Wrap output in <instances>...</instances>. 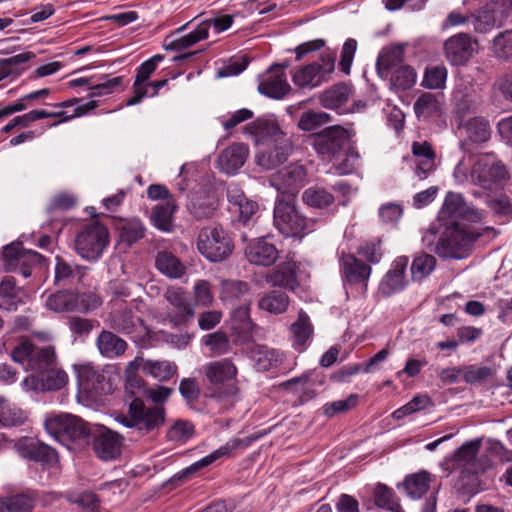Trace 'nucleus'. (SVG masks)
<instances>
[{
    "mask_svg": "<svg viewBox=\"0 0 512 512\" xmlns=\"http://www.w3.org/2000/svg\"><path fill=\"white\" fill-rule=\"evenodd\" d=\"M127 407L126 413L116 417L117 422L142 436L158 431L165 423L166 411L161 405L146 406L142 399H135Z\"/></svg>",
    "mask_w": 512,
    "mask_h": 512,
    "instance_id": "f03ea898",
    "label": "nucleus"
},
{
    "mask_svg": "<svg viewBox=\"0 0 512 512\" xmlns=\"http://www.w3.org/2000/svg\"><path fill=\"white\" fill-rule=\"evenodd\" d=\"M331 121V116L322 111H314L309 110L307 112H304L299 121H298V127L302 131H313L317 129L318 127L329 123Z\"/></svg>",
    "mask_w": 512,
    "mask_h": 512,
    "instance_id": "052dcab7",
    "label": "nucleus"
},
{
    "mask_svg": "<svg viewBox=\"0 0 512 512\" xmlns=\"http://www.w3.org/2000/svg\"><path fill=\"white\" fill-rule=\"evenodd\" d=\"M209 383V396L233 405L240 397L237 385L238 369L229 358L209 362L204 368Z\"/></svg>",
    "mask_w": 512,
    "mask_h": 512,
    "instance_id": "f257e3e1",
    "label": "nucleus"
},
{
    "mask_svg": "<svg viewBox=\"0 0 512 512\" xmlns=\"http://www.w3.org/2000/svg\"><path fill=\"white\" fill-rule=\"evenodd\" d=\"M470 18V22L476 33H487L496 26L495 13L488 7L476 10L471 14Z\"/></svg>",
    "mask_w": 512,
    "mask_h": 512,
    "instance_id": "5fc2aeb1",
    "label": "nucleus"
},
{
    "mask_svg": "<svg viewBox=\"0 0 512 512\" xmlns=\"http://www.w3.org/2000/svg\"><path fill=\"white\" fill-rule=\"evenodd\" d=\"M294 150L291 137H281L271 145L260 149L255 156L256 163L265 170H272L287 161Z\"/></svg>",
    "mask_w": 512,
    "mask_h": 512,
    "instance_id": "4468645a",
    "label": "nucleus"
},
{
    "mask_svg": "<svg viewBox=\"0 0 512 512\" xmlns=\"http://www.w3.org/2000/svg\"><path fill=\"white\" fill-rule=\"evenodd\" d=\"M139 322L140 319L134 315L130 308L110 313L105 320L110 329L124 334L133 333Z\"/></svg>",
    "mask_w": 512,
    "mask_h": 512,
    "instance_id": "e433bc0d",
    "label": "nucleus"
},
{
    "mask_svg": "<svg viewBox=\"0 0 512 512\" xmlns=\"http://www.w3.org/2000/svg\"><path fill=\"white\" fill-rule=\"evenodd\" d=\"M139 369L138 360L131 361L126 367V384H125V402L128 404L129 401L135 399L145 398L147 394V386L144 380L136 374Z\"/></svg>",
    "mask_w": 512,
    "mask_h": 512,
    "instance_id": "c9c22d12",
    "label": "nucleus"
},
{
    "mask_svg": "<svg viewBox=\"0 0 512 512\" xmlns=\"http://www.w3.org/2000/svg\"><path fill=\"white\" fill-rule=\"evenodd\" d=\"M197 249L209 261L219 262L232 253L233 244L223 228L209 226L199 232Z\"/></svg>",
    "mask_w": 512,
    "mask_h": 512,
    "instance_id": "423d86ee",
    "label": "nucleus"
},
{
    "mask_svg": "<svg viewBox=\"0 0 512 512\" xmlns=\"http://www.w3.org/2000/svg\"><path fill=\"white\" fill-rule=\"evenodd\" d=\"M493 55L502 60H512V30L498 33L492 41Z\"/></svg>",
    "mask_w": 512,
    "mask_h": 512,
    "instance_id": "4d7b16f0",
    "label": "nucleus"
},
{
    "mask_svg": "<svg viewBox=\"0 0 512 512\" xmlns=\"http://www.w3.org/2000/svg\"><path fill=\"white\" fill-rule=\"evenodd\" d=\"M155 265L162 274L172 279L181 278L186 272V267L180 259L167 251L157 254Z\"/></svg>",
    "mask_w": 512,
    "mask_h": 512,
    "instance_id": "a19ab883",
    "label": "nucleus"
},
{
    "mask_svg": "<svg viewBox=\"0 0 512 512\" xmlns=\"http://www.w3.org/2000/svg\"><path fill=\"white\" fill-rule=\"evenodd\" d=\"M249 357L254 361L258 370L267 371L276 366L281 360V354L265 345H254L249 350Z\"/></svg>",
    "mask_w": 512,
    "mask_h": 512,
    "instance_id": "79ce46f5",
    "label": "nucleus"
},
{
    "mask_svg": "<svg viewBox=\"0 0 512 512\" xmlns=\"http://www.w3.org/2000/svg\"><path fill=\"white\" fill-rule=\"evenodd\" d=\"M229 210L237 215L238 221L246 224L258 211L257 202L248 199L242 189L236 184H230L226 190Z\"/></svg>",
    "mask_w": 512,
    "mask_h": 512,
    "instance_id": "aec40b11",
    "label": "nucleus"
},
{
    "mask_svg": "<svg viewBox=\"0 0 512 512\" xmlns=\"http://www.w3.org/2000/svg\"><path fill=\"white\" fill-rule=\"evenodd\" d=\"M232 329L240 342H248L252 339L255 324L250 318V303H245L231 313Z\"/></svg>",
    "mask_w": 512,
    "mask_h": 512,
    "instance_id": "7c9ffc66",
    "label": "nucleus"
},
{
    "mask_svg": "<svg viewBox=\"0 0 512 512\" xmlns=\"http://www.w3.org/2000/svg\"><path fill=\"white\" fill-rule=\"evenodd\" d=\"M99 353L109 359L122 356L128 348L127 342L109 330H102L96 339Z\"/></svg>",
    "mask_w": 512,
    "mask_h": 512,
    "instance_id": "473e14b6",
    "label": "nucleus"
},
{
    "mask_svg": "<svg viewBox=\"0 0 512 512\" xmlns=\"http://www.w3.org/2000/svg\"><path fill=\"white\" fill-rule=\"evenodd\" d=\"M274 225L286 236H303L313 231L315 220L301 215L290 202L280 199L274 208Z\"/></svg>",
    "mask_w": 512,
    "mask_h": 512,
    "instance_id": "39448f33",
    "label": "nucleus"
},
{
    "mask_svg": "<svg viewBox=\"0 0 512 512\" xmlns=\"http://www.w3.org/2000/svg\"><path fill=\"white\" fill-rule=\"evenodd\" d=\"M121 446L119 435L111 430L101 431L93 441L96 455L104 461L116 459L121 454Z\"/></svg>",
    "mask_w": 512,
    "mask_h": 512,
    "instance_id": "bb28decb",
    "label": "nucleus"
},
{
    "mask_svg": "<svg viewBox=\"0 0 512 512\" xmlns=\"http://www.w3.org/2000/svg\"><path fill=\"white\" fill-rule=\"evenodd\" d=\"M135 360H138L139 368L144 374L160 381L169 380L177 371V366L170 361L145 360L140 357H136Z\"/></svg>",
    "mask_w": 512,
    "mask_h": 512,
    "instance_id": "4c0bfd02",
    "label": "nucleus"
},
{
    "mask_svg": "<svg viewBox=\"0 0 512 512\" xmlns=\"http://www.w3.org/2000/svg\"><path fill=\"white\" fill-rule=\"evenodd\" d=\"M471 181L485 189L492 187L508 177L503 164L498 162L493 155L487 154L479 157L470 171Z\"/></svg>",
    "mask_w": 512,
    "mask_h": 512,
    "instance_id": "9b49d317",
    "label": "nucleus"
},
{
    "mask_svg": "<svg viewBox=\"0 0 512 512\" xmlns=\"http://www.w3.org/2000/svg\"><path fill=\"white\" fill-rule=\"evenodd\" d=\"M177 209L174 199H168L165 203L156 205L151 213V221L159 230L170 231L172 229L173 214Z\"/></svg>",
    "mask_w": 512,
    "mask_h": 512,
    "instance_id": "c03bdc74",
    "label": "nucleus"
},
{
    "mask_svg": "<svg viewBox=\"0 0 512 512\" xmlns=\"http://www.w3.org/2000/svg\"><path fill=\"white\" fill-rule=\"evenodd\" d=\"M404 46L393 45L383 48L377 58V71L383 78L390 76L404 61Z\"/></svg>",
    "mask_w": 512,
    "mask_h": 512,
    "instance_id": "72a5a7b5",
    "label": "nucleus"
},
{
    "mask_svg": "<svg viewBox=\"0 0 512 512\" xmlns=\"http://www.w3.org/2000/svg\"><path fill=\"white\" fill-rule=\"evenodd\" d=\"M439 218L445 221H457L462 219L477 222L481 220V213L469 206L461 194L449 192L439 212Z\"/></svg>",
    "mask_w": 512,
    "mask_h": 512,
    "instance_id": "2eb2a0df",
    "label": "nucleus"
},
{
    "mask_svg": "<svg viewBox=\"0 0 512 512\" xmlns=\"http://www.w3.org/2000/svg\"><path fill=\"white\" fill-rule=\"evenodd\" d=\"M291 90L285 72L279 67H270L258 85V91L273 99H282Z\"/></svg>",
    "mask_w": 512,
    "mask_h": 512,
    "instance_id": "412c9836",
    "label": "nucleus"
},
{
    "mask_svg": "<svg viewBox=\"0 0 512 512\" xmlns=\"http://www.w3.org/2000/svg\"><path fill=\"white\" fill-rule=\"evenodd\" d=\"M452 98L456 113L460 117H465L476 112L480 103L479 96L471 79L464 77L457 80Z\"/></svg>",
    "mask_w": 512,
    "mask_h": 512,
    "instance_id": "6ab92c4d",
    "label": "nucleus"
},
{
    "mask_svg": "<svg viewBox=\"0 0 512 512\" xmlns=\"http://www.w3.org/2000/svg\"><path fill=\"white\" fill-rule=\"evenodd\" d=\"M248 156V147L242 143L232 144L218 156L217 166L226 173L233 174L242 167Z\"/></svg>",
    "mask_w": 512,
    "mask_h": 512,
    "instance_id": "cd10ccee",
    "label": "nucleus"
},
{
    "mask_svg": "<svg viewBox=\"0 0 512 512\" xmlns=\"http://www.w3.org/2000/svg\"><path fill=\"white\" fill-rule=\"evenodd\" d=\"M354 132L340 125H333L313 135L312 145L319 155L335 156L349 142Z\"/></svg>",
    "mask_w": 512,
    "mask_h": 512,
    "instance_id": "f8f14e48",
    "label": "nucleus"
},
{
    "mask_svg": "<svg viewBox=\"0 0 512 512\" xmlns=\"http://www.w3.org/2000/svg\"><path fill=\"white\" fill-rule=\"evenodd\" d=\"M478 51V41L467 33H457L444 42V55L454 66L467 64Z\"/></svg>",
    "mask_w": 512,
    "mask_h": 512,
    "instance_id": "ddd939ff",
    "label": "nucleus"
},
{
    "mask_svg": "<svg viewBox=\"0 0 512 512\" xmlns=\"http://www.w3.org/2000/svg\"><path fill=\"white\" fill-rule=\"evenodd\" d=\"M218 205V199L214 192L198 191L190 196L187 207L194 218L201 220L212 217Z\"/></svg>",
    "mask_w": 512,
    "mask_h": 512,
    "instance_id": "a878e982",
    "label": "nucleus"
},
{
    "mask_svg": "<svg viewBox=\"0 0 512 512\" xmlns=\"http://www.w3.org/2000/svg\"><path fill=\"white\" fill-rule=\"evenodd\" d=\"M297 269L298 266L294 261L282 262L275 269L268 272L265 279L272 286L295 290L298 286Z\"/></svg>",
    "mask_w": 512,
    "mask_h": 512,
    "instance_id": "c85d7f7f",
    "label": "nucleus"
},
{
    "mask_svg": "<svg viewBox=\"0 0 512 512\" xmlns=\"http://www.w3.org/2000/svg\"><path fill=\"white\" fill-rule=\"evenodd\" d=\"M75 292L65 290L50 294L45 301L46 307L55 313L76 312Z\"/></svg>",
    "mask_w": 512,
    "mask_h": 512,
    "instance_id": "37998d69",
    "label": "nucleus"
},
{
    "mask_svg": "<svg viewBox=\"0 0 512 512\" xmlns=\"http://www.w3.org/2000/svg\"><path fill=\"white\" fill-rule=\"evenodd\" d=\"M377 507L390 510L391 512H403L394 491L386 485L378 484L373 494Z\"/></svg>",
    "mask_w": 512,
    "mask_h": 512,
    "instance_id": "603ef678",
    "label": "nucleus"
},
{
    "mask_svg": "<svg viewBox=\"0 0 512 512\" xmlns=\"http://www.w3.org/2000/svg\"><path fill=\"white\" fill-rule=\"evenodd\" d=\"M3 257L11 264L38 263L41 255L34 251H26L19 243H12L4 248Z\"/></svg>",
    "mask_w": 512,
    "mask_h": 512,
    "instance_id": "09e8293b",
    "label": "nucleus"
},
{
    "mask_svg": "<svg viewBox=\"0 0 512 512\" xmlns=\"http://www.w3.org/2000/svg\"><path fill=\"white\" fill-rule=\"evenodd\" d=\"M74 368L77 374L78 385L83 392L90 395H97L103 392V374L89 364L78 365Z\"/></svg>",
    "mask_w": 512,
    "mask_h": 512,
    "instance_id": "2f4dec72",
    "label": "nucleus"
},
{
    "mask_svg": "<svg viewBox=\"0 0 512 512\" xmlns=\"http://www.w3.org/2000/svg\"><path fill=\"white\" fill-rule=\"evenodd\" d=\"M291 331L297 349L303 350L313 334L310 318L304 311L299 312L298 319L291 325Z\"/></svg>",
    "mask_w": 512,
    "mask_h": 512,
    "instance_id": "a18cd8bd",
    "label": "nucleus"
},
{
    "mask_svg": "<svg viewBox=\"0 0 512 512\" xmlns=\"http://www.w3.org/2000/svg\"><path fill=\"white\" fill-rule=\"evenodd\" d=\"M447 75L448 70L444 65L427 67L421 85L428 89H443Z\"/></svg>",
    "mask_w": 512,
    "mask_h": 512,
    "instance_id": "13d9d810",
    "label": "nucleus"
},
{
    "mask_svg": "<svg viewBox=\"0 0 512 512\" xmlns=\"http://www.w3.org/2000/svg\"><path fill=\"white\" fill-rule=\"evenodd\" d=\"M75 298L76 312L87 313L102 305L101 297L93 292L75 293Z\"/></svg>",
    "mask_w": 512,
    "mask_h": 512,
    "instance_id": "69168bd1",
    "label": "nucleus"
},
{
    "mask_svg": "<svg viewBox=\"0 0 512 512\" xmlns=\"http://www.w3.org/2000/svg\"><path fill=\"white\" fill-rule=\"evenodd\" d=\"M306 175L304 166L294 163L274 173L270 183L282 194L295 195L304 185Z\"/></svg>",
    "mask_w": 512,
    "mask_h": 512,
    "instance_id": "dca6fc26",
    "label": "nucleus"
},
{
    "mask_svg": "<svg viewBox=\"0 0 512 512\" xmlns=\"http://www.w3.org/2000/svg\"><path fill=\"white\" fill-rule=\"evenodd\" d=\"M244 132L250 135L256 143L273 139L276 141L281 137H288L274 118H257L244 127Z\"/></svg>",
    "mask_w": 512,
    "mask_h": 512,
    "instance_id": "393cba45",
    "label": "nucleus"
},
{
    "mask_svg": "<svg viewBox=\"0 0 512 512\" xmlns=\"http://www.w3.org/2000/svg\"><path fill=\"white\" fill-rule=\"evenodd\" d=\"M46 431L63 445L70 441L86 438L90 434L87 423L81 418L62 413L54 415L45 421Z\"/></svg>",
    "mask_w": 512,
    "mask_h": 512,
    "instance_id": "0eeeda50",
    "label": "nucleus"
},
{
    "mask_svg": "<svg viewBox=\"0 0 512 512\" xmlns=\"http://www.w3.org/2000/svg\"><path fill=\"white\" fill-rule=\"evenodd\" d=\"M480 440H472L463 444L453 455L454 465L468 474H478L488 467L486 459L479 458Z\"/></svg>",
    "mask_w": 512,
    "mask_h": 512,
    "instance_id": "a211bd4d",
    "label": "nucleus"
},
{
    "mask_svg": "<svg viewBox=\"0 0 512 512\" xmlns=\"http://www.w3.org/2000/svg\"><path fill=\"white\" fill-rule=\"evenodd\" d=\"M289 298L285 292L274 290L264 295L258 303L261 310L269 313L280 314L287 310Z\"/></svg>",
    "mask_w": 512,
    "mask_h": 512,
    "instance_id": "de8ad7c7",
    "label": "nucleus"
},
{
    "mask_svg": "<svg viewBox=\"0 0 512 512\" xmlns=\"http://www.w3.org/2000/svg\"><path fill=\"white\" fill-rule=\"evenodd\" d=\"M462 133V147H472L487 142L491 136L489 122L482 117H474L459 125Z\"/></svg>",
    "mask_w": 512,
    "mask_h": 512,
    "instance_id": "4be33fe9",
    "label": "nucleus"
},
{
    "mask_svg": "<svg viewBox=\"0 0 512 512\" xmlns=\"http://www.w3.org/2000/svg\"><path fill=\"white\" fill-rule=\"evenodd\" d=\"M18 450L24 458L50 464L57 461V453L50 446L34 440H25L18 444Z\"/></svg>",
    "mask_w": 512,
    "mask_h": 512,
    "instance_id": "c756f323",
    "label": "nucleus"
},
{
    "mask_svg": "<svg viewBox=\"0 0 512 512\" xmlns=\"http://www.w3.org/2000/svg\"><path fill=\"white\" fill-rule=\"evenodd\" d=\"M245 256L251 264L271 266L278 259V250L272 243L260 237L254 239L246 246Z\"/></svg>",
    "mask_w": 512,
    "mask_h": 512,
    "instance_id": "b1692460",
    "label": "nucleus"
},
{
    "mask_svg": "<svg viewBox=\"0 0 512 512\" xmlns=\"http://www.w3.org/2000/svg\"><path fill=\"white\" fill-rule=\"evenodd\" d=\"M11 357L27 370L34 371L38 374L51 367V365L57 364L54 346H36L27 338H22L13 348Z\"/></svg>",
    "mask_w": 512,
    "mask_h": 512,
    "instance_id": "7ed1b4c3",
    "label": "nucleus"
},
{
    "mask_svg": "<svg viewBox=\"0 0 512 512\" xmlns=\"http://www.w3.org/2000/svg\"><path fill=\"white\" fill-rule=\"evenodd\" d=\"M341 266L344 279L349 283L365 282L371 274V267L352 254L341 257Z\"/></svg>",
    "mask_w": 512,
    "mask_h": 512,
    "instance_id": "f704fd0d",
    "label": "nucleus"
},
{
    "mask_svg": "<svg viewBox=\"0 0 512 512\" xmlns=\"http://www.w3.org/2000/svg\"><path fill=\"white\" fill-rule=\"evenodd\" d=\"M352 94V87L341 83L325 90L320 97V102L325 108L339 109L348 102Z\"/></svg>",
    "mask_w": 512,
    "mask_h": 512,
    "instance_id": "ea45409f",
    "label": "nucleus"
},
{
    "mask_svg": "<svg viewBox=\"0 0 512 512\" xmlns=\"http://www.w3.org/2000/svg\"><path fill=\"white\" fill-rule=\"evenodd\" d=\"M248 445V442H246L243 439H233L230 442L226 443L224 446H221L217 450L213 451L209 455L203 457L202 459L198 460L197 462L193 463L192 465L186 467L185 469L179 471L178 473L174 474L170 479L169 483L173 484L176 482H185L187 481L194 473H196L199 469L204 468L216 460H218L221 457L228 456L230 453L238 449L240 447H246Z\"/></svg>",
    "mask_w": 512,
    "mask_h": 512,
    "instance_id": "f3484780",
    "label": "nucleus"
},
{
    "mask_svg": "<svg viewBox=\"0 0 512 512\" xmlns=\"http://www.w3.org/2000/svg\"><path fill=\"white\" fill-rule=\"evenodd\" d=\"M42 376L43 391H56L62 389L68 383L67 373L57 364L39 373Z\"/></svg>",
    "mask_w": 512,
    "mask_h": 512,
    "instance_id": "8fccbe9b",
    "label": "nucleus"
},
{
    "mask_svg": "<svg viewBox=\"0 0 512 512\" xmlns=\"http://www.w3.org/2000/svg\"><path fill=\"white\" fill-rule=\"evenodd\" d=\"M194 426L191 422L186 420H178L168 430V438L171 441H185L192 436Z\"/></svg>",
    "mask_w": 512,
    "mask_h": 512,
    "instance_id": "338daca9",
    "label": "nucleus"
},
{
    "mask_svg": "<svg viewBox=\"0 0 512 512\" xmlns=\"http://www.w3.org/2000/svg\"><path fill=\"white\" fill-rule=\"evenodd\" d=\"M146 227L139 218L127 219L120 227V240L131 246L144 238Z\"/></svg>",
    "mask_w": 512,
    "mask_h": 512,
    "instance_id": "49530a36",
    "label": "nucleus"
},
{
    "mask_svg": "<svg viewBox=\"0 0 512 512\" xmlns=\"http://www.w3.org/2000/svg\"><path fill=\"white\" fill-rule=\"evenodd\" d=\"M205 345L215 356H220L229 352L231 345L228 336L221 331L211 333L205 337Z\"/></svg>",
    "mask_w": 512,
    "mask_h": 512,
    "instance_id": "0e129e2a",
    "label": "nucleus"
},
{
    "mask_svg": "<svg viewBox=\"0 0 512 512\" xmlns=\"http://www.w3.org/2000/svg\"><path fill=\"white\" fill-rule=\"evenodd\" d=\"M335 70V55L323 53L319 62H313L294 69L293 83L300 88H315L330 79Z\"/></svg>",
    "mask_w": 512,
    "mask_h": 512,
    "instance_id": "6e6552de",
    "label": "nucleus"
},
{
    "mask_svg": "<svg viewBox=\"0 0 512 512\" xmlns=\"http://www.w3.org/2000/svg\"><path fill=\"white\" fill-rule=\"evenodd\" d=\"M4 504L9 512H30L33 508V500L26 494L11 496Z\"/></svg>",
    "mask_w": 512,
    "mask_h": 512,
    "instance_id": "774afa93",
    "label": "nucleus"
},
{
    "mask_svg": "<svg viewBox=\"0 0 512 512\" xmlns=\"http://www.w3.org/2000/svg\"><path fill=\"white\" fill-rule=\"evenodd\" d=\"M408 263L409 259L406 256H400L394 260L390 270L380 283L379 291L382 295L388 297L404 289L406 285L405 270Z\"/></svg>",
    "mask_w": 512,
    "mask_h": 512,
    "instance_id": "5701e85b",
    "label": "nucleus"
},
{
    "mask_svg": "<svg viewBox=\"0 0 512 512\" xmlns=\"http://www.w3.org/2000/svg\"><path fill=\"white\" fill-rule=\"evenodd\" d=\"M303 201L315 208H325L334 202V196L321 187H311L304 191Z\"/></svg>",
    "mask_w": 512,
    "mask_h": 512,
    "instance_id": "bf43d9fd",
    "label": "nucleus"
},
{
    "mask_svg": "<svg viewBox=\"0 0 512 512\" xmlns=\"http://www.w3.org/2000/svg\"><path fill=\"white\" fill-rule=\"evenodd\" d=\"M248 293L245 282L235 280H223L220 288V298L225 303H234Z\"/></svg>",
    "mask_w": 512,
    "mask_h": 512,
    "instance_id": "6e6d98bb",
    "label": "nucleus"
},
{
    "mask_svg": "<svg viewBox=\"0 0 512 512\" xmlns=\"http://www.w3.org/2000/svg\"><path fill=\"white\" fill-rule=\"evenodd\" d=\"M436 259L430 254H420L412 262L411 274L414 280H422L434 270Z\"/></svg>",
    "mask_w": 512,
    "mask_h": 512,
    "instance_id": "680f3d73",
    "label": "nucleus"
},
{
    "mask_svg": "<svg viewBox=\"0 0 512 512\" xmlns=\"http://www.w3.org/2000/svg\"><path fill=\"white\" fill-rule=\"evenodd\" d=\"M478 235L469 233L458 225L448 227L438 240L434 251L442 258L463 259L469 254Z\"/></svg>",
    "mask_w": 512,
    "mask_h": 512,
    "instance_id": "1a4fd4ad",
    "label": "nucleus"
},
{
    "mask_svg": "<svg viewBox=\"0 0 512 512\" xmlns=\"http://www.w3.org/2000/svg\"><path fill=\"white\" fill-rule=\"evenodd\" d=\"M108 244V229L99 222H93L83 227L77 233L74 241L77 254L87 261H97Z\"/></svg>",
    "mask_w": 512,
    "mask_h": 512,
    "instance_id": "20e7f679",
    "label": "nucleus"
},
{
    "mask_svg": "<svg viewBox=\"0 0 512 512\" xmlns=\"http://www.w3.org/2000/svg\"><path fill=\"white\" fill-rule=\"evenodd\" d=\"M210 21L201 22L193 31L172 40L166 47L168 50L181 51L185 50L196 43L205 40L209 36Z\"/></svg>",
    "mask_w": 512,
    "mask_h": 512,
    "instance_id": "58836bf2",
    "label": "nucleus"
},
{
    "mask_svg": "<svg viewBox=\"0 0 512 512\" xmlns=\"http://www.w3.org/2000/svg\"><path fill=\"white\" fill-rule=\"evenodd\" d=\"M164 299L169 304L166 319L174 326H182L194 317V307L188 293L179 286H170L164 292Z\"/></svg>",
    "mask_w": 512,
    "mask_h": 512,
    "instance_id": "9d476101",
    "label": "nucleus"
},
{
    "mask_svg": "<svg viewBox=\"0 0 512 512\" xmlns=\"http://www.w3.org/2000/svg\"><path fill=\"white\" fill-rule=\"evenodd\" d=\"M441 109L439 98L432 93H423L414 103V111L418 118L427 119Z\"/></svg>",
    "mask_w": 512,
    "mask_h": 512,
    "instance_id": "864d4df0",
    "label": "nucleus"
},
{
    "mask_svg": "<svg viewBox=\"0 0 512 512\" xmlns=\"http://www.w3.org/2000/svg\"><path fill=\"white\" fill-rule=\"evenodd\" d=\"M390 75L392 84L402 90L411 88L416 82V73L409 65H400Z\"/></svg>",
    "mask_w": 512,
    "mask_h": 512,
    "instance_id": "e2e57ef3",
    "label": "nucleus"
},
{
    "mask_svg": "<svg viewBox=\"0 0 512 512\" xmlns=\"http://www.w3.org/2000/svg\"><path fill=\"white\" fill-rule=\"evenodd\" d=\"M404 488L407 494L414 499L422 497L430 487V476L422 471L409 475L405 478Z\"/></svg>",
    "mask_w": 512,
    "mask_h": 512,
    "instance_id": "3c124183",
    "label": "nucleus"
}]
</instances>
